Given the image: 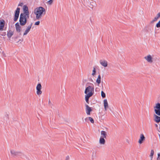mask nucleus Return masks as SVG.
Masks as SVG:
<instances>
[{
	"mask_svg": "<svg viewBox=\"0 0 160 160\" xmlns=\"http://www.w3.org/2000/svg\"><path fill=\"white\" fill-rule=\"evenodd\" d=\"M45 10L42 7H39L35 9L34 12L36 15V18L37 20H39L41 18L43 15L45 13Z\"/></svg>",
	"mask_w": 160,
	"mask_h": 160,
	"instance_id": "f257e3e1",
	"label": "nucleus"
},
{
	"mask_svg": "<svg viewBox=\"0 0 160 160\" xmlns=\"http://www.w3.org/2000/svg\"><path fill=\"white\" fill-rule=\"evenodd\" d=\"M27 18H28L26 16L24 15V14H21L19 18V22L21 25L24 26L26 23Z\"/></svg>",
	"mask_w": 160,
	"mask_h": 160,
	"instance_id": "f03ea898",
	"label": "nucleus"
},
{
	"mask_svg": "<svg viewBox=\"0 0 160 160\" xmlns=\"http://www.w3.org/2000/svg\"><path fill=\"white\" fill-rule=\"evenodd\" d=\"M94 91V88L93 87L89 86L86 88L84 93L86 95L87 94H91V95L92 96L93 94Z\"/></svg>",
	"mask_w": 160,
	"mask_h": 160,
	"instance_id": "7ed1b4c3",
	"label": "nucleus"
},
{
	"mask_svg": "<svg viewBox=\"0 0 160 160\" xmlns=\"http://www.w3.org/2000/svg\"><path fill=\"white\" fill-rule=\"evenodd\" d=\"M154 111L156 114L160 116V104L159 103L156 104V106L154 107Z\"/></svg>",
	"mask_w": 160,
	"mask_h": 160,
	"instance_id": "20e7f679",
	"label": "nucleus"
},
{
	"mask_svg": "<svg viewBox=\"0 0 160 160\" xmlns=\"http://www.w3.org/2000/svg\"><path fill=\"white\" fill-rule=\"evenodd\" d=\"M23 10L24 12V13L22 14L26 16L28 18H29V12L28 7L26 5H24L23 6Z\"/></svg>",
	"mask_w": 160,
	"mask_h": 160,
	"instance_id": "39448f33",
	"label": "nucleus"
},
{
	"mask_svg": "<svg viewBox=\"0 0 160 160\" xmlns=\"http://www.w3.org/2000/svg\"><path fill=\"white\" fill-rule=\"evenodd\" d=\"M20 8H17L16 10L15 11L14 15V21H16L19 17V13H20Z\"/></svg>",
	"mask_w": 160,
	"mask_h": 160,
	"instance_id": "423d86ee",
	"label": "nucleus"
},
{
	"mask_svg": "<svg viewBox=\"0 0 160 160\" xmlns=\"http://www.w3.org/2000/svg\"><path fill=\"white\" fill-rule=\"evenodd\" d=\"M42 88V86L40 83H38V84L37 87H36V89L37 90V94L38 95H40L42 93V92L41 90Z\"/></svg>",
	"mask_w": 160,
	"mask_h": 160,
	"instance_id": "0eeeda50",
	"label": "nucleus"
},
{
	"mask_svg": "<svg viewBox=\"0 0 160 160\" xmlns=\"http://www.w3.org/2000/svg\"><path fill=\"white\" fill-rule=\"evenodd\" d=\"M32 23H31L29 25L28 27L26 30L25 31L23 35H26L30 31V29L31 28V27L32 26Z\"/></svg>",
	"mask_w": 160,
	"mask_h": 160,
	"instance_id": "6e6552de",
	"label": "nucleus"
},
{
	"mask_svg": "<svg viewBox=\"0 0 160 160\" xmlns=\"http://www.w3.org/2000/svg\"><path fill=\"white\" fill-rule=\"evenodd\" d=\"M144 58L149 63H152L153 62L152 58L151 55H148L144 57Z\"/></svg>",
	"mask_w": 160,
	"mask_h": 160,
	"instance_id": "1a4fd4ad",
	"label": "nucleus"
},
{
	"mask_svg": "<svg viewBox=\"0 0 160 160\" xmlns=\"http://www.w3.org/2000/svg\"><path fill=\"white\" fill-rule=\"evenodd\" d=\"M100 64L104 67H106L108 66V62L107 61L105 60H100Z\"/></svg>",
	"mask_w": 160,
	"mask_h": 160,
	"instance_id": "9d476101",
	"label": "nucleus"
},
{
	"mask_svg": "<svg viewBox=\"0 0 160 160\" xmlns=\"http://www.w3.org/2000/svg\"><path fill=\"white\" fill-rule=\"evenodd\" d=\"M86 113L88 115L90 114V112L92 111V109L88 105H86Z\"/></svg>",
	"mask_w": 160,
	"mask_h": 160,
	"instance_id": "9b49d317",
	"label": "nucleus"
},
{
	"mask_svg": "<svg viewBox=\"0 0 160 160\" xmlns=\"http://www.w3.org/2000/svg\"><path fill=\"white\" fill-rule=\"evenodd\" d=\"M145 140V137L142 134L140 135V138L138 141V142L139 144L142 143L143 141Z\"/></svg>",
	"mask_w": 160,
	"mask_h": 160,
	"instance_id": "f8f14e48",
	"label": "nucleus"
},
{
	"mask_svg": "<svg viewBox=\"0 0 160 160\" xmlns=\"http://www.w3.org/2000/svg\"><path fill=\"white\" fill-rule=\"evenodd\" d=\"M11 153L13 156H16L20 153V152L15 151L14 150H11L10 151Z\"/></svg>",
	"mask_w": 160,
	"mask_h": 160,
	"instance_id": "ddd939ff",
	"label": "nucleus"
},
{
	"mask_svg": "<svg viewBox=\"0 0 160 160\" xmlns=\"http://www.w3.org/2000/svg\"><path fill=\"white\" fill-rule=\"evenodd\" d=\"M15 27L16 28V30L18 32H20L21 31V27L19 25L18 22L16 23L15 24Z\"/></svg>",
	"mask_w": 160,
	"mask_h": 160,
	"instance_id": "4468645a",
	"label": "nucleus"
},
{
	"mask_svg": "<svg viewBox=\"0 0 160 160\" xmlns=\"http://www.w3.org/2000/svg\"><path fill=\"white\" fill-rule=\"evenodd\" d=\"M5 24V22L3 20L0 22V30H2L4 27Z\"/></svg>",
	"mask_w": 160,
	"mask_h": 160,
	"instance_id": "2eb2a0df",
	"label": "nucleus"
},
{
	"mask_svg": "<svg viewBox=\"0 0 160 160\" xmlns=\"http://www.w3.org/2000/svg\"><path fill=\"white\" fill-rule=\"evenodd\" d=\"M104 108L105 111H106L107 108H108V103L107 99H105L104 100Z\"/></svg>",
	"mask_w": 160,
	"mask_h": 160,
	"instance_id": "dca6fc26",
	"label": "nucleus"
},
{
	"mask_svg": "<svg viewBox=\"0 0 160 160\" xmlns=\"http://www.w3.org/2000/svg\"><path fill=\"white\" fill-rule=\"evenodd\" d=\"M101 137H103L106 138L107 136V133L104 131H102L101 132Z\"/></svg>",
	"mask_w": 160,
	"mask_h": 160,
	"instance_id": "f3484780",
	"label": "nucleus"
},
{
	"mask_svg": "<svg viewBox=\"0 0 160 160\" xmlns=\"http://www.w3.org/2000/svg\"><path fill=\"white\" fill-rule=\"evenodd\" d=\"M92 96L91 94H87L85 96V101L87 103H89V98Z\"/></svg>",
	"mask_w": 160,
	"mask_h": 160,
	"instance_id": "a211bd4d",
	"label": "nucleus"
},
{
	"mask_svg": "<svg viewBox=\"0 0 160 160\" xmlns=\"http://www.w3.org/2000/svg\"><path fill=\"white\" fill-rule=\"evenodd\" d=\"M105 138L100 137L99 139V142L100 144L104 145L105 143V140L104 139Z\"/></svg>",
	"mask_w": 160,
	"mask_h": 160,
	"instance_id": "6ab92c4d",
	"label": "nucleus"
},
{
	"mask_svg": "<svg viewBox=\"0 0 160 160\" xmlns=\"http://www.w3.org/2000/svg\"><path fill=\"white\" fill-rule=\"evenodd\" d=\"M154 116L155 117L154 119V121L157 123L159 122H160V117H159L155 114Z\"/></svg>",
	"mask_w": 160,
	"mask_h": 160,
	"instance_id": "aec40b11",
	"label": "nucleus"
},
{
	"mask_svg": "<svg viewBox=\"0 0 160 160\" xmlns=\"http://www.w3.org/2000/svg\"><path fill=\"white\" fill-rule=\"evenodd\" d=\"M13 34V32L11 31H9L8 32L7 35L8 38H10Z\"/></svg>",
	"mask_w": 160,
	"mask_h": 160,
	"instance_id": "412c9836",
	"label": "nucleus"
},
{
	"mask_svg": "<svg viewBox=\"0 0 160 160\" xmlns=\"http://www.w3.org/2000/svg\"><path fill=\"white\" fill-rule=\"evenodd\" d=\"M160 17V12L158 13L157 16L154 18L153 20L152 21V22L156 21Z\"/></svg>",
	"mask_w": 160,
	"mask_h": 160,
	"instance_id": "4be33fe9",
	"label": "nucleus"
},
{
	"mask_svg": "<svg viewBox=\"0 0 160 160\" xmlns=\"http://www.w3.org/2000/svg\"><path fill=\"white\" fill-rule=\"evenodd\" d=\"M96 82L98 85L101 83V76L100 75L98 76Z\"/></svg>",
	"mask_w": 160,
	"mask_h": 160,
	"instance_id": "5701e85b",
	"label": "nucleus"
},
{
	"mask_svg": "<svg viewBox=\"0 0 160 160\" xmlns=\"http://www.w3.org/2000/svg\"><path fill=\"white\" fill-rule=\"evenodd\" d=\"M88 119L91 122V123H94V120H93V119L91 117H89L88 118H85V120L86 121H87V120H88Z\"/></svg>",
	"mask_w": 160,
	"mask_h": 160,
	"instance_id": "b1692460",
	"label": "nucleus"
},
{
	"mask_svg": "<svg viewBox=\"0 0 160 160\" xmlns=\"http://www.w3.org/2000/svg\"><path fill=\"white\" fill-rule=\"evenodd\" d=\"M101 96L102 98H105L106 97L105 93L103 91L101 92Z\"/></svg>",
	"mask_w": 160,
	"mask_h": 160,
	"instance_id": "393cba45",
	"label": "nucleus"
},
{
	"mask_svg": "<svg viewBox=\"0 0 160 160\" xmlns=\"http://www.w3.org/2000/svg\"><path fill=\"white\" fill-rule=\"evenodd\" d=\"M96 71L95 68H93V70H92V75L93 76H94L95 74Z\"/></svg>",
	"mask_w": 160,
	"mask_h": 160,
	"instance_id": "a878e982",
	"label": "nucleus"
},
{
	"mask_svg": "<svg viewBox=\"0 0 160 160\" xmlns=\"http://www.w3.org/2000/svg\"><path fill=\"white\" fill-rule=\"evenodd\" d=\"M154 151L152 150H151L150 155V157L151 158V159H152V156L154 154Z\"/></svg>",
	"mask_w": 160,
	"mask_h": 160,
	"instance_id": "bb28decb",
	"label": "nucleus"
},
{
	"mask_svg": "<svg viewBox=\"0 0 160 160\" xmlns=\"http://www.w3.org/2000/svg\"><path fill=\"white\" fill-rule=\"evenodd\" d=\"M156 27L157 28H159V27H160V20L157 24H156Z\"/></svg>",
	"mask_w": 160,
	"mask_h": 160,
	"instance_id": "cd10ccee",
	"label": "nucleus"
},
{
	"mask_svg": "<svg viewBox=\"0 0 160 160\" xmlns=\"http://www.w3.org/2000/svg\"><path fill=\"white\" fill-rule=\"evenodd\" d=\"M52 0H49V1L48 2V3L50 5H51L52 4Z\"/></svg>",
	"mask_w": 160,
	"mask_h": 160,
	"instance_id": "c85d7f7f",
	"label": "nucleus"
},
{
	"mask_svg": "<svg viewBox=\"0 0 160 160\" xmlns=\"http://www.w3.org/2000/svg\"><path fill=\"white\" fill-rule=\"evenodd\" d=\"M39 23H40V21H38L37 22H36L35 23V25H38L39 24Z\"/></svg>",
	"mask_w": 160,
	"mask_h": 160,
	"instance_id": "c756f323",
	"label": "nucleus"
},
{
	"mask_svg": "<svg viewBox=\"0 0 160 160\" xmlns=\"http://www.w3.org/2000/svg\"><path fill=\"white\" fill-rule=\"evenodd\" d=\"M23 5V3L22 2H21L19 3L18 5V6H22Z\"/></svg>",
	"mask_w": 160,
	"mask_h": 160,
	"instance_id": "7c9ffc66",
	"label": "nucleus"
},
{
	"mask_svg": "<svg viewBox=\"0 0 160 160\" xmlns=\"http://www.w3.org/2000/svg\"><path fill=\"white\" fill-rule=\"evenodd\" d=\"M69 157L68 156L66 157V160H69Z\"/></svg>",
	"mask_w": 160,
	"mask_h": 160,
	"instance_id": "2f4dec72",
	"label": "nucleus"
},
{
	"mask_svg": "<svg viewBox=\"0 0 160 160\" xmlns=\"http://www.w3.org/2000/svg\"><path fill=\"white\" fill-rule=\"evenodd\" d=\"M5 117H6L8 119V115L7 114L6 115H5Z\"/></svg>",
	"mask_w": 160,
	"mask_h": 160,
	"instance_id": "473e14b6",
	"label": "nucleus"
},
{
	"mask_svg": "<svg viewBox=\"0 0 160 160\" xmlns=\"http://www.w3.org/2000/svg\"><path fill=\"white\" fill-rule=\"evenodd\" d=\"M158 157H160V153H158Z\"/></svg>",
	"mask_w": 160,
	"mask_h": 160,
	"instance_id": "72a5a7b5",
	"label": "nucleus"
},
{
	"mask_svg": "<svg viewBox=\"0 0 160 160\" xmlns=\"http://www.w3.org/2000/svg\"><path fill=\"white\" fill-rule=\"evenodd\" d=\"M48 103L49 104H50L51 103V101H50V100H49Z\"/></svg>",
	"mask_w": 160,
	"mask_h": 160,
	"instance_id": "f704fd0d",
	"label": "nucleus"
},
{
	"mask_svg": "<svg viewBox=\"0 0 160 160\" xmlns=\"http://www.w3.org/2000/svg\"><path fill=\"white\" fill-rule=\"evenodd\" d=\"M155 126L156 127H158V125L157 124H155Z\"/></svg>",
	"mask_w": 160,
	"mask_h": 160,
	"instance_id": "c9c22d12",
	"label": "nucleus"
},
{
	"mask_svg": "<svg viewBox=\"0 0 160 160\" xmlns=\"http://www.w3.org/2000/svg\"><path fill=\"white\" fill-rule=\"evenodd\" d=\"M2 54L3 55H5V53H4V52H2Z\"/></svg>",
	"mask_w": 160,
	"mask_h": 160,
	"instance_id": "e433bc0d",
	"label": "nucleus"
}]
</instances>
